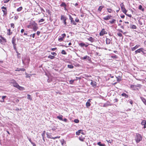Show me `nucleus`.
<instances>
[{"instance_id": "55", "label": "nucleus", "mask_w": 146, "mask_h": 146, "mask_svg": "<svg viewBox=\"0 0 146 146\" xmlns=\"http://www.w3.org/2000/svg\"><path fill=\"white\" fill-rule=\"evenodd\" d=\"M74 80H71L70 81L69 83L70 84H72L74 82Z\"/></svg>"}, {"instance_id": "31", "label": "nucleus", "mask_w": 146, "mask_h": 146, "mask_svg": "<svg viewBox=\"0 0 146 146\" xmlns=\"http://www.w3.org/2000/svg\"><path fill=\"white\" fill-rule=\"evenodd\" d=\"M116 20L114 19H113L111 21H110L109 22L111 24H113L115 22Z\"/></svg>"}, {"instance_id": "21", "label": "nucleus", "mask_w": 146, "mask_h": 146, "mask_svg": "<svg viewBox=\"0 0 146 146\" xmlns=\"http://www.w3.org/2000/svg\"><path fill=\"white\" fill-rule=\"evenodd\" d=\"M2 11L3 13V15H6L7 14V9H5L2 10Z\"/></svg>"}, {"instance_id": "32", "label": "nucleus", "mask_w": 146, "mask_h": 146, "mask_svg": "<svg viewBox=\"0 0 146 146\" xmlns=\"http://www.w3.org/2000/svg\"><path fill=\"white\" fill-rule=\"evenodd\" d=\"M96 83L95 82H93L92 81L91 83V84L93 86H96Z\"/></svg>"}, {"instance_id": "18", "label": "nucleus", "mask_w": 146, "mask_h": 146, "mask_svg": "<svg viewBox=\"0 0 146 146\" xmlns=\"http://www.w3.org/2000/svg\"><path fill=\"white\" fill-rule=\"evenodd\" d=\"M82 130H79L76 132V135H80V133H83Z\"/></svg>"}, {"instance_id": "52", "label": "nucleus", "mask_w": 146, "mask_h": 146, "mask_svg": "<svg viewBox=\"0 0 146 146\" xmlns=\"http://www.w3.org/2000/svg\"><path fill=\"white\" fill-rule=\"evenodd\" d=\"M44 21V19H41L38 21V22H39V23H40V22H43Z\"/></svg>"}, {"instance_id": "2", "label": "nucleus", "mask_w": 146, "mask_h": 146, "mask_svg": "<svg viewBox=\"0 0 146 146\" xmlns=\"http://www.w3.org/2000/svg\"><path fill=\"white\" fill-rule=\"evenodd\" d=\"M142 139V137L141 135L137 133L135 140L137 143H139Z\"/></svg>"}, {"instance_id": "42", "label": "nucleus", "mask_w": 146, "mask_h": 146, "mask_svg": "<svg viewBox=\"0 0 146 146\" xmlns=\"http://www.w3.org/2000/svg\"><path fill=\"white\" fill-rule=\"evenodd\" d=\"M22 9L23 8L22 7H20L17 9V11L18 12H20L22 10Z\"/></svg>"}, {"instance_id": "7", "label": "nucleus", "mask_w": 146, "mask_h": 146, "mask_svg": "<svg viewBox=\"0 0 146 146\" xmlns=\"http://www.w3.org/2000/svg\"><path fill=\"white\" fill-rule=\"evenodd\" d=\"M6 42V40L5 38L3 37H1V38L0 39V42L2 44H4Z\"/></svg>"}, {"instance_id": "26", "label": "nucleus", "mask_w": 146, "mask_h": 146, "mask_svg": "<svg viewBox=\"0 0 146 146\" xmlns=\"http://www.w3.org/2000/svg\"><path fill=\"white\" fill-rule=\"evenodd\" d=\"M88 40L92 42H93L94 41V39L92 37H89L88 38Z\"/></svg>"}, {"instance_id": "8", "label": "nucleus", "mask_w": 146, "mask_h": 146, "mask_svg": "<svg viewBox=\"0 0 146 146\" xmlns=\"http://www.w3.org/2000/svg\"><path fill=\"white\" fill-rule=\"evenodd\" d=\"M107 32L105 31V29H103L100 32L99 35L100 36H103L104 34H107Z\"/></svg>"}, {"instance_id": "1", "label": "nucleus", "mask_w": 146, "mask_h": 146, "mask_svg": "<svg viewBox=\"0 0 146 146\" xmlns=\"http://www.w3.org/2000/svg\"><path fill=\"white\" fill-rule=\"evenodd\" d=\"M141 85L139 84H137V85H131L130 88L133 90H138L139 89L141 88Z\"/></svg>"}, {"instance_id": "19", "label": "nucleus", "mask_w": 146, "mask_h": 146, "mask_svg": "<svg viewBox=\"0 0 146 146\" xmlns=\"http://www.w3.org/2000/svg\"><path fill=\"white\" fill-rule=\"evenodd\" d=\"M62 117L63 116L62 115H60L58 116L57 117V118L60 120H63Z\"/></svg>"}, {"instance_id": "57", "label": "nucleus", "mask_w": 146, "mask_h": 146, "mask_svg": "<svg viewBox=\"0 0 146 146\" xmlns=\"http://www.w3.org/2000/svg\"><path fill=\"white\" fill-rule=\"evenodd\" d=\"M69 19L71 21V22L73 21V19L70 15H69Z\"/></svg>"}, {"instance_id": "24", "label": "nucleus", "mask_w": 146, "mask_h": 146, "mask_svg": "<svg viewBox=\"0 0 146 146\" xmlns=\"http://www.w3.org/2000/svg\"><path fill=\"white\" fill-rule=\"evenodd\" d=\"M16 88L19 89L20 90H23L24 89V88L23 87H21L19 86V85Z\"/></svg>"}, {"instance_id": "17", "label": "nucleus", "mask_w": 146, "mask_h": 146, "mask_svg": "<svg viewBox=\"0 0 146 146\" xmlns=\"http://www.w3.org/2000/svg\"><path fill=\"white\" fill-rule=\"evenodd\" d=\"M140 98L144 104L146 105V100L143 97H140Z\"/></svg>"}, {"instance_id": "16", "label": "nucleus", "mask_w": 146, "mask_h": 146, "mask_svg": "<svg viewBox=\"0 0 146 146\" xmlns=\"http://www.w3.org/2000/svg\"><path fill=\"white\" fill-rule=\"evenodd\" d=\"M86 59H87L88 60H90L91 58L89 56L86 55L84 56L83 58H81V59L84 60H85Z\"/></svg>"}, {"instance_id": "56", "label": "nucleus", "mask_w": 146, "mask_h": 146, "mask_svg": "<svg viewBox=\"0 0 146 146\" xmlns=\"http://www.w3.org/2000/svg\"><path fill=\"white\" fill-rule=\"evenodd\" d=\"M71 23H72V24L74 25H76V23L75 22L74 20L72 21L71 22Z\"/></svg>"}, {"instance_id": "63", "label": "nucleus", "mask_w": 146, "mask_h": 146, "mask_svg": "<svg viewBox=\"0 0 146 146\" xmlns=\"http://www.w3.org/2000/svg\"><path fill=\"white\" fill-rule=\"evenodd\" d=\"M35 33H34L33 35L31 34V35L30 36H32L33 38H34L35 37Z\"/></svg>"}, {"instance_id": "37", "label": "nucleus", "mask_w": 146, "mask_h": 146, "mask_svg": "<svg viewBox=\"0 0 146 146\" xmlns=\"http://www.w3.org/2000/svg\"><path fill=\"white\" fill-rule=\"evenodd\" d=\"M67 66L68 68H70L71 69L73 68H74V66L73 65L71 64H68V65Z\"/></svg>"}, {"instance_id": "43", "label": "nucleus", "mask_w": 146, "mask_h": 146, "mask_svg": "<svg viewBox=\"0 0 146 146\" xmlns=\"http://www.w3.org/2000/svg\"><path fill=\"white\" fill-rule=\"evenodd\" d=\"M61 53L63 54H66V53L65 51L64 50H62Z\"/></svg>"}, {"instance_id": "38", "label": "nucleus", "mask_w": 146, "mask_h": 146, "mask_svg": "<svg viewBox=\"0 0 146 146\" xmlns=\"http://www.w3.org/2000/svg\"><path fill=\"white\" fill-rule=\"evenodd\" d=\"M13 44V47L15 51H16L17 50V48H16V46L17 45L15 43V44Z\"/></svg>"}, {"instance_id": "47", "label": "nucleus", "mask_w": 146, "mask_h": 146, "mask_svg": "<svg viewBox=\"0 0 146 146\" xmlns=\"http://www.w3.org/2000/svg\"><path fill=\"white\" fill-rule=\"evenodd\" d=\"M41 135H42V139L43 140V141H44V142L45 141V139H44L45 135H44L43 134H42Z\"/></svg>"}, {"instance_id": "28", "label": "nucleus", "mask_w": 146, "mask_h": 146, "mask_svg": "<svg viewBox=\"0 0 146 146\" xmlns=\"http://www.w3.org/2000/svg\"><path fill=\"white\" fill-rule=\"evenodd\" d=\"M98 145L100 146H105V145L104 144H102L101 142H98L97 143Z\"/></svg>"}, {"instance_id": "45", "label": "nucleus", "mask_w": 146, "mask_h": 146, "mask_svg": "<svg viewBox=\"0 0 146 146\" xmlns=\"http://www.w3.org/2000/svg\"><path fill=\"white\" fill-rule=\"evenodd\" d=\"M111 57L112 58L116 59L117 58V56L115 54H113V55L111 56Z\"/></svg>"}, {"instance_id": "23", "label": "nucleus", "mask_w": 146, "mask_h": 146, "mask_svg": "<svg viewBox=\"0 0 146 146\" xmlns=\"http://www.w3.org/2000/svg\"><path fill=\"white\" fill-rule=\"evenodd\" d=\"M15 41H16V39L15 38V36L13 37L12 39V44H15Z\"/></svg>"}, {"instance_id": "51", "label": "nucleus", "mask_w": 146, "mask_h": 146, "mask_svg": "<svg viewBox=\"0 0 146 146\" xmlns=\"http://www.w3.org/2000/svg\"><path fill=\"white\" fill-rule=\"evenodd\" d=\"M74 122L76 123H77L79 122V120L78 119H75L74 120Z\"/></svg>"}, {"instance_id": "59", "label": "nucleus", "mask_w": 146, "mask_h": 146, "mask_svg": "<svg viewBox=\"0 0 146 146\" xmlns=\"http://www.w3.org/2000/svg\"><path fill=\"white\" fill-rule=\"evenodd\" d=\"M61 36H62V37L63 38L66 36V35L65 33H64L62 34Z\"/></svg>"}, {"instance_id": "15", "label": "nucleus", "mask_w": 146, "mask_h": 146, "mask_svg": "<svg viewBox=\"0 0 146 146\" xmlns=\"http://www.w3.org/2000/svg\"><path fill=\"white\" fill-rule=\"evenodd\" d=\"M25 69L22 68H17V69L15 70V71H25Z\"/></svg>"}, {"instance_id": "29", "label": "nucleus", "mask_w": 146, "mask_h": 146, "mask_svg": "<svg viewBox=\"0 0 146 146\" xmlns=\"http://www.w3.org/2000/svg\"><path fill=\"white\" fill-rule=\"evenodd\" d=\"M121 96H123L125 97L126 98H127L128 97V95L125 93H123L121 94Z\"/></svg>"}, {"instance_id": "64", "label": "nucleus", "mask_w": 146, "mask_h": 146, "mask_svg": "<svg viewBox=\"0 0 146 146\" xmlns=\"http://www.w3.org/2000/svg\"><path fill=\"white\" fill-rule=\"evenodd\" d=\"M106 141L109 143H111L112 142V140H106Z\"/></svg>"}, {"instance_id": "11", "label": "nucleus", "mask_w": 146, "mask_h": 146, "mask_svg": "<svg viewBox=\"0 0 146 146\" xmlns=\"http://www.w3.org/2000/svg\"><path fill=\"white\" fill-rule=\"evenodd\" d=\"M111 17L112 16L111 15H108L106 17H104L103 19L107 21L110 19Z\"/></svg>"}, {"instance_id": "6", "label": "nucleus", "mask_w": 146, "mask_h": 146, "mask_svg": "<svg viewBox=\"0 0 146 146\" xmlns=\"http://www.w3.org/2000/svg\"><path fill=\"white\" fill-rule=\"evenodd\" d=\"M32 25H33V30L35 31H36L38 28V27L37 26V24L35 22H33L32 23Z\"/></svg>"}, {"instance_id": "39", "label": "nucleus", "mask_w": 146, "mask_h": 146, "mask_svg": "<svg viewBox=\"0 0 146 146\" xmlns=\"http://www.w3.org/2000/svg\"><path fill=\"white\" fill-rule=\"evenodd\" d=\"M130 28L132 29H136L137 28V27L135 25H133L130 27Z\"/></svg>"}, {"instance_id": "44", "label": "nucleus", "mask_w": 146, "mask_h": 146, "mask_svg": "<svg viewBox=\"0 0 146 146\" xmlns=\"http://www.w3.org/2000/svg\"><path fill=\"white\" fill-rule=\"evenodd\" d=\"M58 40L60 42H61L63 40V38L62 37H60L58 38Z\"/></svg>"}, {"instance_id": "14", "label": "nucleus", "mask_w": 146, "mask_h": 146, "mask_svg": "<svg viewBox=\"0 0 146 146\" xmlns=\"http://www.w3.org/2000/svg\"><path fill=\"white\" fill-rule=\"evenodd\" d=\"M61 7H63L65 9H66V5L65 2H62L60 5Z\"/></svg>"}, {"instance_id": "36", "label": "nucleus", "mask_w": 146, "mask_h": 146, "mask_svg": "<svg viewBox=\"0 0 146 146\" xmlns=\"http://www.w3.org/2000/svg\"><path fill=\"white\" fill-rule=\"evenodd\" d=\"M86 105L87 108H88L90 106L91 104L89 102H86Z\"/></svg>"}, {"instance_id": "54", "label": "nucleus", "mask_w": 146, "mask_h": 146, "mask_svg": "<svg viewBox=\"0 0 146 146\" xmlns=\"http://www.w3.org/2000/svg\"><path fill=\"white\" fill-rule=\"evenodd\" d=\"M11 27H12L13 29L15 27L14 24L13 23H11Z\"/></svg>"}, {"instance_id": "20", "label": "nucleus", "mask_w": 146, "mask_h": 146, "mask_svg": "<svg viewBox=\"0 0 146 146\" xmlns=\"http://www.w3.org/2000/svg\"><path fill=\"white\" fill-rule=\"evenodd\" d=\"M12 34V32H11L10 29H9L7 30V35H10Z\"/></svg>"}, {"instance_id": "40", "label": "nucleus", "mask_w": 146, "mask_h": 146, "mask_svg": "<svg viewBox=\"0 0 146 146\" xmlns=\"http://www.w3.org/2000/svg\"><path fill=\"white\" fill-rule=\"evenodd\" d=\"M84 139V138L82 137H79V139L81 141H83Z\"/></svg>"}, {"instance_id": "10", "label": "nucleus", "mask_w": 146, "mask_h": 146, "mask_svg": "<svg viewBox=\"0 0 146 146\" xmlns=\"http://www.w3.org/2000/svg\"><path fill=\"white\" fill-rule=\"evenodd\" d=\"M112 41V39L107 38L106 39V42L107 44H109Z\"/></svg>"}, {"instance_id": "58", "label": "nucleus", "mask_w": 146, "mask_h": 146, "mask_svg": "<svg viewBox=\"0 0 146 146\" xmlns=\"http://www.w3.org/2000/svg\"><path fill=\"white\" fill-rule=\"evenodd\" d=\"M9 1L10 0H4L3 2L4 3H8Z\"/></svg>"}, {"instance_id": "12", "label": "nucleus", "mask_w": 146, "mask_h": 146, "mask_svg": "<svg viewBox=\"0 0 146 146\" xmlns=\"http://www.w3.org/2000/svg\"><path fill=\"white\" fill-rule=\"evenodd\" d=\"M140 46V45L139 44H137L135 46L131 48L132 51H133L135 50Z\"/></svg>"}, {"instance_id": "5", "label": "nucleus", "mask_w": 146, "mask_h": 146, "mask_svg": "<svg viewBox=\"0 0 146 146\" xmlns=\"http://www.w3.org/2000/svg\"><path fill=\"white\" fill-rule=\"evenodd\" d=\"M61 20L62 21L63 23H64L65 25H66L67 23L66 22L67 18L64 16L62 15L61 17Z\"/></svg>"}, {"instance_id": "49", "label": "nucleus", "mask_w": 146, "mask_h": 146, "mask_svg": "<svg viewBox=\"0 0 146 146\" xmlns=\"http://www.w3.org/2000/svg\"><path fill=\"white\" fill-rule=\"evenodd\" d=\"M51 54H52V55H53V56H56V55H57V54L55 52H51Z\"/></svg>"}, {"instance_id": "9", "label": "nucleus", "mask_w": 146, "mask_h": 146, "mask_svg": "<svg viewBox=\"0 0 146 146\" xmlns=\"http://www.w3.org/2000/svg\"><path fill=\"white\" fill-rule=\"evenodd\" d=\"M143 48H140L135 51V54H137L138 53H140L141 52H143Z\"/></svg>"}, {"instance_id": "60", "label": "nucleus", "mask_w": 146, "mask_h": 146, "mask_svg": "<svg viewBox=\"0 0 146 146\" xmlns=\"http://www.w3.org/2000/svg\"><path fill=\"white\" fill-rule=\"evenodd\" d=\"M118 100L117 98L115 99L114 100V102H118Z\"/></svg>"}, {"instance_id": "62", "label": "nucleus", "mask_w": 146, "mask_h": 146, "mask_svg": "<svg viewBox=\"0 0 146 146\" xmlns=\"http://www.w3.org/2000/svg\"><path fill=\"white\" fill-rule=\"evenodd\" d=\"M75 21L76 22L78 23L79 22V20L78 18H76L75 19Z\"/></svg>"}, {"instance_id": "46", "label": "nucleus", "mask_w": 146, "mask_h": 146, "mask_svg": "<svg viewBox=\"0 0 146 146\" xmlns=\"http://www.w3.org/2000/svg\"><path fill=\"white\" fill-rule=\"evenodd\" d=\"M142 21H143V19L139 20V23L141 25H143V23Z\"/></svg>"}, {"instance_id": "61", "label": "nucleus", "mask_w": 146, "mask_h": 146, "mask_svg": "<svg viewBox=\"0 0 146 146\" xmlns=\"http://www.w3.org/2000/svg\"><path fill=\"white\" fill-rule=\"evenodd\" d=\"M56 129V127L55 126H53V127L52 128V130L53 131H54Z\"/></svg>"}, {"instance_id": "48", "label": "nucleus", "mask_w": 146, "mask_h": 146, "mask_svg": "<svg viewBox=\"0 0 146 146\" xmlns=\"http://www.w3.org/2000/svg\"><path fill=\"white\" fill-rule=\"evenodd\" d=\"M61 143L62 145H63L64 144H65V143L64 140L63 139L62 141H61Z\"/></svg>"}, {"instance_id": "13", "label": "nucleus", "mask_w": 146, "mask_h": 146, "mask_svg": "<svg viewBox=\"0 0 146 146\" xmlns=\"http://www.w3.org/2000/svg\"><path fill=\"white\" fill-rule=\"evenodd\" d=\"M141 124L142 125H144V128L145 129L146 128V121L145 120H143L141 122Z\"/></svg>"}, {"instance_id": "34", "label": "nucleus", "mask_w": 146, "mask_h": 146, "mask_svg": "<svg viewBox=\"0 0 146 146\" xmlns=\"http://www.w3.org/2000/svg\"><path fill=\"white\" fill-rule=\"evenodd\" d=\"M6 97V96H3L2 97V100L0 101L1 102H4V99Z\"/></svg>"}, {"instance_id": "25", "label": "nucleus", "mask_w": 146, "mask_h": 146, "mask_svg": "<svg viewBox=\"0 0 146 146\" xmlns=\"http://www.w3.org/2000/svg\"><path fill=\"white\" fill-rule=\"evenodd\" d=\"M104 7V6H100L98 9V11H99L100 12L101 11L102 8Z\"/></svg>"}, {"instance_id": "33", "label": "nucleus", "mask_w": 146, "mask_h": 146, "mask_svg": "<svg viewBox=\"0 0 146 146\" xmlns=\"http://www.w3.org/2000/svg\"><path fill=\"white\" fill-rule=\"evenodd\" d=\"M139 10H141L143 11H144V8H142V7L141 5H139Z\"/></svg>"}, {"instance_id": "30", "label": "nucleus", "mask_w": 146, "mask_h": 146, "mask_svg": "<svg viewBox=\"0 0 146 146\" xmlns=\"http://www.w3.org/2000/svg\"><path fill=\"white\" fill-rule=\"evenodd\" d=\"M16 53L17 54V57L18 58H21V56H20V54L18 52L17 50L16 51H15Z\"/></svg>"}, {"instance_id": "22", "label": "nucleus", "mask_w": 146, "mask_h": 146, "mask_svg": "<svg viewBox=\"0 0 146 146\" xmlns=\"http://www.w3.org/2000/svg\"><path fill=\"white\" fill-rule=\"evenodd\" d=\"M47 137L48 138H50L51 139H56V138H59V137H50V136H49L47 134Z\"/></svg>"}, {"instance_id": "41", "label": "nucleus", "mask_w": 146, "mask_h": 146, "mask_svg": "<svg viewBox=\"0 0 146 146\" xmlns=\"http://www.w3.org/2000/svg\"><path fill=\"white\" fill-rule=\"evenodd\" d=\"M27 98L30 100H32V97H31L30 95L29 94H28Z\"/></svg>"}, {"instance_id": "3", "label": "nucleus", "mask_w": 146, "mask_h": 146, "mask_svg": "<svg viewBox=\"0 0 146 146\" xmlns=\"http://www.w3.org/2000/svg\"><path fill=\"white\" fill-rule=\"evenodd\" d=\"M120 6L121 7V10L122 12L125 14H126V13L127 12V10L125 9V8L124 5L123 3H121L120 4Z\"/></svg>"}, {"instance_id": "4", "label": "nucleus", "mask_w": 146, "mask_h": 146, "mask_svg": "<svg viewBox=\"0 0 146 146\" xmlns=\"http://www.w3.org/2000/svg\"><path fill=\"white\" fill-rule=\"evenodd\" d=\"M11 83L13 84V86L15 88L17 87L19 84L14 79H12L11 80Z\"/></svg>"}, {"instance_id": "27", "label": "nucleus", "mask_w": 146, "mask_h": 146, "mask_svg": "<svg viewBox=\"0 0 146 146\" xmlns=\"http://www.w3.org/2000/svg\"><path fill=\"white\" fill-rule=\"evenodd\" d=\"M48 58H50L51 59H53L55 58V57L54 56L49 55L48 56Z\"/></svg>"}, {"instance_id": "35", "label": "nucleus", "mask_w": 146, "mask_h": 146, "mask_svg": "<svg viewBox=\"0 0 146 146\" xmlns=\"http://www.w3.org/2000/svg\"><path fill=\"white\" fill-rule=\"evenodd\" d=\"M79 45L81 47H83L84 46V45H85V44L83 42L79 43Z\"/></svg>"}, {"instance_id": "50", "label": "nucleus", "mask_w": 146, "mask_h": 146, "mask_svg": "<svg viewBox=\"0 0 146 146\" xmlns=\"http://www.w3.org/2000/svg\"><path fill=\"white\" fill-rule=\"evenodd\" d=\"M117 35H118V36H120V37L123 36L122 34L120 33H117Z\"/></svg>"}, {"instance_id": "53", "label": "nucleus", "mask_w": 146, "mask_h": 146, "mask_svg": "<svg viewBox=\"0 0 146 146\" xmlns=\"http://www.w3.org/2000/svg\"><path fill=\"white\" fill-rule=\"evenodd\" d=\"M107 10L108 11V12H109L110 13H111V11H112L111 9H110L107 8Z\"/></svg>"}]
</instances>
